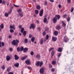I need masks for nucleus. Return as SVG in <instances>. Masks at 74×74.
<instances>
[{
    "label": "nucleus",
    "mask_w": 74,
    "mask_h": 74,
    "mask_svg": "<svg viewBox=\"0 0 74 74\" xmlns=\"http://www.w3.org/2000/svg\"><path fill=\"white\" fill-rule=\"evenodd\" d=\"M5 66H4V65H3L1 68V69H3V70H5Z\"/></svg>",
    "instance_id": "nucleus-35"
},
{
    "label": "nucleus",
    "mask_w": 74,
    "mask_h": 74,
    "mask_svg": "<svg viewBox=\"0 0 74 74\" xmlns=\"http://www.w3.org/2000/svg\"><path fill=\"white\" fill-rule=\"evenodd\" d=\"M56 28L57 30H59V29H60V26H57L56 27Z\"/></svg>",
    "instance_id": "nucleus-36"
},
{
    "label": "nucleus",
    "mask_w": 74,
    "mask_h": 74,
    "mask_svg": "<svg viewBox=\"0 0 74 74\" xmlns=\"http://www.w3.org/2000/svg\"><path fill=\"white\" fill-rule=\"evenodd\" d=\"M64 40L65 42H67V41L69 40V39L67 36H66L64 37Z\"/></svg>",
    "instance_id": "nucleus-8"
},
{
    "label": "nucleus",
    "mask_w": 74,
    "mask_h": 74,
    "mask_svg": "<svg viewBox=\"0 0 74 74\" xmlns=\"http://www.w3.org/2000/svg\"><path fill=\"white\" fill-rule=\"evenodd\" d=\"M51 50H53V48H51L49 50V51H51Z\"/></svg>",
    "instance_id": "nucleus-59"
},
{
    "label": "nucleus",
    "mask_w": 74,
    "mask_h": 74,
    "mask_svg": "<svg viewBox=\"0 0 74 74\" xmlns=\"http://www.w3.org/2000/svg\"><path fill=\"white\" fill-rule=\"evenodd\" d=\"M27 51H28V49L25 48L24 50V52H26Z\"/></svg>",
    "instance_id": "nucleus-22"
},
{
    "label": "nucleus",
    "mask_w": 74,
    "mask_h": 74,
    "mask_svg": "<svg viewBox=\"0 0 74 74\" xmlns=\"http://www.w3.org/2000/svg\"><path fill=\"white\" fill-rule=\"evenodd\" d=\"M10 69H11V68L10 67L8 68L7 70V71H8V72H9V71H10Z\"/></svg>",
    "instance_id": "nucleus-38"
},
{
    "label": "nucleus",
    "mask_w": 74,
    "mask_h": 74,
    "mask_svg": "<svg viewBox=\"0 0 74 74\" xmlns=\"http://www.w3.org/2000/svg\"><path fill=\"white\" fill-rule=\"evenodd\" d=\"M57 18L54 17L53 19V21L54 23H56L57 22Z\"/></svg>",
    "instance_id": "nucleus-5"
},
{
    "label": "nucleus",
    "mask_w": 74,
    "mask_h": 74,
    "mask_svg": "<svg viewBox=\"0 0 74 74\" xmlns=\"http://www.w3.org/2000/svg\"><path fill=\"white\" fill-rule=\"evenodd\" d=\"M38 30H39V31H40V28H39V27H38Z\"/></svg>",
    "instance_id": "nucleus-64"
},
{
    "label": "nucleus",
    "mask_w": 74,
    "mask_h": 74,
    "mask_svg": "<svg viewBox=\"0 0 74 74\" xmlns=\"http://www.w3.org/2000/svg\"><path fill=\"white\" fill-rule=\"evenodd\" d=\"M10 29H13L14 30H15V27H14V25H11L10 26Z\"/></svg>",
    "instance_id": "nucleus-16"
},
{
    "label": "nucleus",
    "mask_w": 74,
    "mask_h": 74,
    "mask_svg": "<svg viewBox=\"0 0 74 74\" xmlns=\"http://www.w3.org/2000/svg\"><path fill=\"white\" fill-rule=\"evenodd\" d=\"M5 3L6 2L4 1H2V4H5Z\"/></svg>",
    "instance_id": "nucleus-48"
},
{
    "label": "nucleus",
    "mask_w": 74,
    "mask_h": 74,
    "mask_svg": "<svg viewBox=\"0 0 74 74\" xmlns=\"http://www.w3.org/2000/svg\"><path fill=\"white\" fill-rule=\"evenodd\" d=\"M25 63L27 64H30V61L29 60H26L25 61Z\"/></svg>",
    "instance_id": "nucleus-7"
},
{
    "label": "nucleus",
    "mask_w": 74,
    "mask_h": 74,
    "mask_svg": "<svg viewBox=\"0 0 74 74\" xmlns=\"http://www.w3.org/2000/svg\"><path fill=\"white\" fill-rule=\"evenodd\" d=\"M29 38H32V37H33V35H31V34H29Z\"/></svg>",
    "instance_id": "nucleus-46"
},
{
    "label": "nucleus",
    "mask_w": 74,
    "mask_h": 74,
    "mask_svg": "<svg viewBox=\"0 0 74 74\" xmlns=\"http://www.w3.org/2000/svg\"><path fill=\"white\" fill-rule=\"evenodd\" d=\"M55 17L56 18H57L58 20H59V19H60V16L59 15H57L55 16Z\"/></svg>",
    "instance_id": "nucleus-10"
},
{
    "label": "nucleus",
    "mask_w": 74,
    "mask_h": 74,
    "mask_svg": "<svg viewBox=\"0 0 74 74\" xmlns=\"http://www.w3.org/2000/svg\"><path fill=\"white\" fill-rule=\"evenodd\" d=\"M9 38H12V36H11V35H9Z\"/></svg>",
    "instance_id": "nucleus-56"
},
{
    "label": "nucleus",
    "mask_w": 74,
    "mask_h": 74,
    "mask_svg": "<svg viewBox=\"0 0 74 74\" xmlns=\"http://www.w3.org/2000/svg\"><path fill=\"white\" fill-rule=\"evenodd\" d=\"M19 40H13L12 42V45H17V44L19 43Z\"/></svg>",
    "instance_id": "nucleus-1"
},
{
    "label": "nucleus",
    "mask_w": 74,
    "mask_h": 74,
    "mask_svg": "<svg viewBox=\"0 0 74 74\" xmlns=\"http://www.w3.org/2000/svg\"><path fill=\"white\" fill-rule=\"evenodd\" d=\"M28 69H29V70H32V68H31V67H28Z\"/></svg>",
    "instance_id": "nucleus-50"
},
{
    "label": "nucleus",
    "mask_w": 74,
    "mask_h": 74,
    "mask_svg": "<svg viewBox=\"0 0 74 74\" xmlns=\"http://www.w3.org/2000/svg\"><path fill=\"white\" fill-rule=\"evenodd\" d=\"M44 68H41L40 70V73L42 74L44 73Z\"/></svg>",
    "instance_id": "nucleus-6"
},
{
    "label": "nucleus",
    "mask_w": 74,
    "mask_h": 74,
    "mask_svg": "<svg viewBox=\"0 0 74 74\" xmlns=\"http://www.w3.org/2000/svg\"><path fill=\"white\" fill-rule=\"evenodd\" d=\"M10 33H13V32H14V30H13V29H11L10 30Z\"/></svg>",
    "instance_id": "nucleus-34"
},
{
    "label": "nucleus",
    "mask_w": 74,
    "mask_h": 74,
    "mask_svg": "<svg viewBox=\"0 0 74 74\" xmlns=\"http://www.w3.org/2000/svg\"><path fill=\"white\" fill-rule=\"evenodd\" d=\"M73 11H74V8L73 7L71 8V12H73Z\"/></svg>",
    "instance_id": "nucleus-42"
},
{
    "label": "nucleus",
    "mask_w": 74,
    "mask_h": 74,
    "mask_svg": "<svg viewBox=\"0 0 74 74\" xmlns=\"http://www.w3.org/2000/svg\"><path fill=\"white\" fill-rule=\"evenodd\" d=\"M17 51L19 52V51H21V48H19V47H18L17 49Z\"/></svg>",
    "instance_id": "nucleus-32"
},
{
    "label": "nucleus",
    "mask_w": 74,
    "mask_h": 74,
    "mask_svg": "<svg viewBox=\"0 0 74 74\" xmlns=\"http://www.w3.org/2000/svg\"><path fill=\"white\" fill-rule=\"evenodd\" d=\"M56 62L55 61H53L52 62V64H54V65H55L56 64Z\"/></svg>",
    "instance_id": "nucleus-27"
},
{
    "label": "nucleus",
    "mask_w": 74,
    "mask_h": 74,
    "mask_svg": "<svg viewBox=\"0 0 74 74\" xmlns=\"http://www.w3.org/2000/svg\"><path fill=\"white\" fill-rule=\"evenodd\" d=\"M24 49V48H23V47H22L21 48H20V51H23Z\"/></svg>",
    "instance_id": "nucleus-37"
},
{
    "label": "nucleus",
    "mask_w": 74,
    "mask_h": 74,
    "mask_svg": "<svg viewBox=\"0 0 74 74\" xmlns=\"http://www.w3.org/2000/svg\"><path fill=\"white\" fill-rule=\"evenodd\" d=\"M40 8H41V7L39 5H38L36 6V9L37 10H40Z\"/></svg>",
    "instance_id": "nucleus-19"
},
{
    "label": "nucleus",
    "mask_w": 74,
    "mask_h": 74,
    "mask_svg": "<svg viewBox=\"0 0 74 74\" xmlns=\"http://www.w3.org/2000/svg\"><path fill=\"white\" fill-rule=\"evenodd\" d=\"M47 1H45V3L44 4V5H47Z\"/></svg>",
    "instance_id": "nucleus-52"
},
{
    "label": "nucleus",
    "mask_w": 74,
    "mask_h": 74,
    "mask_svg": "<svg viewBox=\"0 0 74 74\" xmlns=\"http://www.w3.org/2000/svg\"><path fill=\"white\" fill-rule=\"evenodd\" d=\"M52 40L53 41H56L57 40V38L53 36L52 38Z\"/></svg>",
    "instance_id": "nucleus-12"
},
{
    "label": "nucleus",
    "mask_w": 74,
    "mask_h": 74,
    "mask_svg": "<svg viewBox=\"0 0 74 74\" xmlns=\"http://www.w3.org/2000/svg\"><path fill=\"white\" fill-rule=\"evenodd\" d=\"M47 19L46 18H45L43 19L44 22H47Z\"/></svg>",
    "instance_id": "nucleus-30"
},
{
    "label": "nucleus",
    "mask_w": 74,
    "mask_h": 74,
    "mask_svg": "<svg viewBox=\"0 0 74 74\" xmlns=\"http://www.w3.org/2000/svg\"><path fill=\"white\" fill-rule=\"evenodd\" d=\"M62 25H63V26H65L66 25V24L64 23L63 21L62 22Z\"/></svg>",
    "instance_id": "nucleus-40"
},
{
    "label": "nucleus",
    "mask_w": 74,
    "mask_h": 74,
    "mask_svg": "<svg viewBox=\"0 0 74 74\" xmlns=\"http://www.w3.org/2000/svg\"><path fill=\"white\" fill-rule=\"evenodd\" d=\"M70 18H68V19H67V21L68 22H69V21H70Z\"/></svg>",
    "instance_id": "nucleus-51"
},
{
    "label": "nucleus",
    "mask_w": 74,
    "mask_h": 74,
    "mask_svg": "<svg viewBox=\"0 0 74 74\" xmlns=\"http://www.w3.org/2000/svg\"><path fill=\"white\" fill-rule=\"evenodd\" d=\"M12 50H12V48H10L9 49V51H10V52H12Z\"/></svg>",
    "instance_id": "nucleus-49"
},
{
    "label": "nucleus",
    "mask_w": 74,
    "mask_h": 74,
    "mask_svg": "<svg viewBox=\"0 0 74 74\" xmlns=\"http://www.w3.org/2000/svg\"><path fill=\"white\" fill-rule=\"evenodd\" d=\"M31 26L30 28V29H31L32 28L33 29H34L35 28V25H34V24H31L30 25Z\"/></svg>",
    "instance_id": "nucleus-3"
},
{
    "label": "nucleus",
    "mask_w": 74,
    "mask_h": 74,
    "mask_svg": "<svg viewBox=\"0 0 74 74\" xmlns=\"http://www.w3.org/2000/svg\"><path fill=\"white\" fill-rule=\"evenodd\" d=\"M24 30V28H22L21 29V33H23V32Z\"/></svg>",
    "instance_id": "nucleus-41"
},
{
    "label": "nucleus",
    "mask_w": 74,
    "mask_h": 74,
    "mask_svg": "<svg viewBox=\"0 0 74 74\" xmlns=\"http://www.w3.org/2000/svg\"><path fill=\"white\" fill-rule=\"evenodd\" d=\"M5 16H6V17H8V14L6 13V12H5Z\"/></svg>",
    "instance_id": "nucleus-24"
},
{
    "label": "nucleus",
    "mask_w": 74,
    "mask_h": 74,
    "mask_svg": "<svg viewBox=\"0 0 74 74\" xmlns=\"http://www.w3.org/2000/svg\"><path fill=\"white\" fill-rule=\"evenodd\" d=\"M40 44L41 45H42V44H43V39H41L40 41Z\"/></svg>",
    "instance_id": "nucleus-20"
},
{
    "label": "nucleus",
    "mask_w": 74,
    "mask_h": 74,
    "mask_svg": "<svg viewBox=\"0 0 74 74\" xmlns=\"http://www.w3.org/2000/svg\"><path fill=\"white\" fill-rule=\"evenodd\" d=\"M36 58H38V59H40L41 58L39 54H37L36 56Z\"/></svg>",
    "instance_id": "nucleus-18"
},
{
    "label": "nucleus",
    "mask_w": 74,
    "mask_h": 74,
    "mask_svg": "<svg viewBox=\"0 0 74 74\" xmlns=\"http://www.w3.org/2000/svg\"><path fill=\"white\" fill-rule=\"evenodd\" d=\"M36 22L37 23V24H38V23H39V21H36Z\"/></svg>",
    "instance_id": "nucleus-61"
},
{
    "label": "nucleus",
    "mask_w": 74,
    "mask_h": 74,
    "mask_svg": "<svg viewBox=\"0 0 74 74\" xmlns=\"http://www.w3.org/2000/svg\"><path fill=\"white\" fill-rule=\"evenodd\" d=\"M8 74H14V73H12V72H9L8 73Z\"/></svg>",
    "instance_id": "nucleus-62"
},
{
    "label": "nucleus",
    "mask_w": 74,
    "mask_h": 74,
    "mask_svg": "<svg viewBox=\"0 0 74 74\" xmlns=\"http://www.w3.org/2000/svg\"><path fill=\"white\" fill-rule=\"evenodd\" d=\"M62 48H59L58 49V51L60 52H62Z\"/></svg>",
    "instance_id": "nucleus-14"
},
{
    "label": "nucleus",
    "mask_w": 74,
    "mask_h": 74,
    "mask_svg": "<svg viewBox=\"0 0 74 74\" xmlns=\"http://www.w3.org/2000/svg\"><path fill=\"white\" fill-rule=\"evenodd\" d=\"M14 6L15 7H19V5H16L15 4H14Z\"/></svg>",
    "instance_id": "nucleus-44"
},
{
    "label": "nucleus",
    "mask_w": 74,
    "mask_h": 74,
    "mask_svg": "<svg viewBox=\"0 0 74 74\" xmlns=\"http://www.w3.org/2000/svg\"><path fill=\"white\" fill-rule=\"evenodd\" d=\"M50 1L52 3H53V0H50Z\"/></svg>",
    "instance_id": "nucleus-60"
},
{
    "label": "nucleus",
    "mask_w": 74,
    "mask_h": 74,
    "mask_svg": "<svg viewBox=\"0 0 74 74\" xmlns=\"http://www.w3.org/2000/svg\"><path fill=\"white\" fill-rule=\"evenodd\" d=\"M12 9H10V10L9 11V12H8V14L9 15H10V14H11V13L12 12Z\"/></svg>",
    "instance_id": "nucleus-29"
},
{
    "label": "nucleus",
    "mask_w": 74,
    "mask_h": 74,
    "mask_svg": "<svg viewBox=\"0 0 74 74\" xmlns=\"http://www.w3.org/2000/svg\"><path fill=\"white\" fill-rule=\"evenodd\" d=\"M35 39V37H33L31 38V41L32 42H34V40Z\"/></svg>",
    "instance_id": "nucleus-25"
},
{
    "label": "nucleus",
    "mask_w": 74,
    "mask_h": 74,
    "mask_svg": "<svg viewBox=\"0 0 74 74\" xmlns=\"http://www.w3.org/2000/svg\"><path fill=\"white\" fill-rule=\"evenodd\" d=\"M27 58V56H25L21 58V60H25V59H26Z\"/></svg>",
    "instance_id": "nucleus-13"
},
{
    "label": "nucleus",
    "mask_w": 74,
    "mask_h": 74,
    "mask_svg": "<svg viewBox=\"0 0 74 74\" xmlns=\"http://www.w3.org/2000/svg\"><path fill=\"white\" fill-rule=\"evenodd\" d=\"M36 64L37 66H40V67H41L42 65V64H43V63H42V61H38Z\"/></svg>",
    "instance_id": "nucleus-2"
},
{
    "label": "nucleus",
    "mask_w": 74,
    "mask_h": 74,
    "mask_svg": "<svg viewBox=\"0 0 74 74\" xmlns=\"http://www.w3.org/2000/svg\"><path fill=\"white\" fill-rule=\"evenodd\" d=\"M43 10L42 9L40 10L39 13V15L40 16H42V15H43Z\"/></svg>",
    "instance_id": "nucleus-4"
},
{
    "label": "nucleus",
    "mask_w": 74,
    "mask_h": 74,
    "mask_svg": "<svg viewBox=\"0 0 74 74\" xmlns=\"http://www.w3.org/2000/svg\"><path fill=\"white\" fill-rule=\"evenodd\" d=\"M17 12H22V9H19L17 10Z\"/></svg>",
    "instance_id": "nucleus-28"
},
{
    "label": "nucleus",
    "mask_w": 74,
    "mask_h": 74,
    "mask_svg": "<svg viewBox=\"0 0 74 74\" xmlns=\"http://www.w3.org/2000/svg\"><path fill=\"white\" fill-rule=\"evenodd\" d=\"M19 59V56H17V55H15L14 56V59L15 60H18Z\"/></svg>",
    "instance_id": "nucleus-11"
},
{
    "label": "nucleus",
    "mask_w": 74,
    "mask_h": 74,
    "mask_svg": "<svg viewBox=\"0 0 74 74\" xmlns=\"http://www.w3.org/2000/svg\"><path fill=\"white\" fill-rule=\"evenodd\" d=\"M0 27L1 28V29H3L4 28V25H3V24H1L0 26Z\"/></svg>",
    "instance_id": "nucleus-21"
},
{
    "label": "nucleus",
    "mask_w": 74,
    "mask_h": 74,
    "mask_svg": "<svg viewBox=\"0 0 74 74\" xmlns=\"http://www.w3.org/2000/svg\"><path fill=\"white\" fill-rule=\"evenodd\" d=\"M43 35H45V34H46V33H45V32H44L43 33Z\"/></svg>",
    "instance_id": "nucleus-55"
},
{
    "label": "nucleus",
    "mask_w": 74,
    "mask_h": 74,
    "mask_svg": "<svg viewBox=\"0 0 74 74\" xmlns=\"http://www.w3.org/2000/svg\"><path fill=\"white\" fill-rule=\"evenodd\" d=\"M27 41H28V40L27 38L25 39V40H24V41L25 43H27Z\"/></svg>",
    "instance_id": "nucleus-33"
},
{
    "label": "nucleus",
    "mask_w": 74,
    "mask_h": 74,
    "mask_svg": "<svg viewBox=\"0 0 74 74\" xmlns=\"http://www.w3.org/2000/svg\"><path fill=\"white\" fill-rule=\"evenodd\" d=\"M23 35H24V36H26V32L24 31L23 32Z\"/></svg>",
    "instance_id": "nucleus-31"
},
{
    "label": "nucleus",
    "mask_w": 74,
    "mask_h": 74,
    "mask_svg": "<svg viewBox=\"0 0 74 74\" xmlns=\"http://www.w3.org/2000/svg\"><path fill=\"white\" fill-rule=\"evenodd\" d=\"M58 7L60 8H61V5L60 4L59 5Z\"/></svg>",
    "instance_id": "nucleus-57"
},
{
    "label": "nucleus",
    "mask_w": 74,
    "mask_h": 74,
    "mask_svg": "<svg viewBox=\"0 0 74 74\" xmlns=\"http://www.w3.org/2000/svg\"><path fill=\"white\" fill-rule=\"evenodd\" d=\"M6 59L7 61H9V60H10L11 59V57H10V56H8L6 57Z\"/></svg>",
    "instance_id": "nucleus-9"
},
{
    "label": "nucleus",
    "mask_w": 74,
    "mask_h": 74,
    "mask_svg": "<svg viewBox=\"0 0 74 74\" xmlns=\"http://www.w3.org/2000/svg\"><path fill=\"white\" fill-rule=\"evenodd\" d=\"M19 63H17L15 64L14 66H15V67H18V66H19Z\"/></svg>",
    "instance_id": "nucleus-23"
},
{
    "label": "nucleus",
    "mask_w": 74,
    "mask_h": 74,
    "mask_svg": "<svg viewBox=\"0 0 74 74\" xmlns=\"http://www.w3.org/2000/svg\"><path fill=\"white\" fill-rule=\"evenodd\" d=\"M66 15L65 14L63 16V18H65V17H66Z\"/></svg>",
    "instance_id": "nucleus-53"
},
{
    "label": "nucleus",
    "mask_w": 74,
    "mask_h": 74,
    "mask_svg": "<svg viewBox=\"0 0 74 74\" xmlns=\"http://www.w3.org/2000/svg\"><path fill=\"white\" fill-rule=\"evenodd\" d=\"M19 15H20V16L21 17H22L23 16V13L21 14H19Z\"/></svg>",
    "instance_id": "nucleus-45"
},
{
    "label": "nucleus",
    "mask_w": 74,
    "mask_h": 74,
    "mask_svg": "<svg viewBox=\"0 0 74 74\" xmlns=\"http://www.w3.org/2000/svg\"><path fill=\"white\" fill-rule=\"evenodd\" d=\"M49 67H52V65L51 64H49Z\"/></svg>",
    "instance_id": "nucleus-58"
},
{
    "label": "nucleus",
    "mask_w": 74,
    "mask_h": 74,
    "mask_svg": "<svg viewBox=\"0 0 74 74\" xmlns=\"http://www.w3.org/2000/svg\"><path fill=\"white\" fill-rule=\"evenodd\" d=\"M1 44L2 47H3L4 45V43L3 42H2V43H1Z\"/></svg>",
    "instance_id": "nucleus-47"
},
{
    "label": "nucleus",
    "mask_w": 74,
    "mask_h": 74,
    "mask_svg": "<svg viewBox=\"0 0 74 74\" xmlns=\"http://www.w3.org/2000/svg\"><path fill=\"white\" fill-rule=\"evenodd\" d=\"M39 11L38 10H36L35 11V13L36 14H38Z\"/></svg>",
    "instance_id": "nucleus-26"
},
{
    "label": "nucleus",
    "mask_w": 74,
    "mask_h": 74,
    "mask_svg": "<svg viewBox=\"0 0 74 74\" xmlns=\"http://www.w3.org/2000/svg\"><path fill=\"white\" fill-rule=\"evenodd\" d=\"M52 71H55V69H51Z\"/></svg>",
    "instance_id": "nucleus-63"
},
{
    "label": "nucleus",
    "mask_w": 74,
    "mask_h": 74,
    "mask_svg": "<svg viewBox=\"0 0 74 74\" xmlns=\"http://www.w3.org/2000/svg\"><path fill=\"white\" fill-rule=\"evenodd\" d=\"M54 34L55 36H57L58 34V32L57 31H55L54 32Z\"/></svg>",
    "instance_id": "nucleus-17"
},
{
    "label": "nucleus",
    "mask_w": 74,
    "mask_h": 74,
    "mask_svg": "<svg viewBox=\"0 0 74 74\" xmlns=\"http://www.w3.org/2000/svg\"><path fill=\"white\" fill-rule=\"evenodd\" d=\"M30 54H31V55L32 56L33 55H34V52H33V51H32L31 52Z\"/></svg>",
    "instance_id": "nucleus-43"
},
{
    "label": "nucleus",
    "mask_w": 74,
    "mask_h": 74,
    "mask_svg": "<svg viewBox=\"0 0 74 74\" xmlns=\"http://www.w3.org/2000/svg\"><path fill=\"white\" fill-rule=\"evenodd\" d=\"M68 3H70L71 2V0H67Z\"/></svg>",
    "instance_id": "nucleus-54"
},
{
    "label": "nucleus",
    "mask_w": 74,
    "mask_h": 74,
    "mask_svg": "<svg viewBox=\"0 0 74 74\" xmlns=\"http://www.w3.org/2000/svg\"><path fill=\"white\" fill-rule=\"evenodd\" d=\"M54 53H55V51H53L51 52V58H52L53 56V55H54Z\"/></svg>",
    "instance_id": "nucleus-15"
},
{
    "label": "nucleus",
    "mask_w": 74,
    "mask_h": 74,
    "mask_svg": "<svg viewBox=\"0 0 74 74\" xmlns=\"http://www.w3.org/2000/svg\"><path fill=\"white\" fill-rule=\"evenodd\" d=\"M48 38H49V36L47 35L46 36V40H48Z\"/></svg>",
    "instance_id": "nucleus-39"
}]
</instances>
